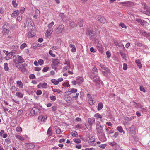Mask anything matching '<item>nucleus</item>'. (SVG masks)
<instances>
[{
	"mask_svg": "<svg viewBox=\"0 0 150 150\" xmlns=\"http://www.w3.org/2000/svg\"><path fill=\"white\" fill-rule=\"evenodd\" d=\"M65 99L67 102L71 100L72 98L69 96V94H66L65 96Z\"/></svg>",
	"mask_w": 150,
	"mask_h": 150,
	"instance_id": "nucleus-26",
	"label": "nucleus"
},
{
	"mask_svg": "<svg viewBox=\"0 0 150 150\" xmlns=\"http://www.w3.org/2000/svg\"><path fill=\"white\" fill-rule=\"evenodd\" d=\"M102 45L98 43V44L97 45V49L99 51H102Z\"/></svg>",
	"mask_w": 150,
	"mask_h": 150,
	"instance_id": "nucleus-42",
	"label": "nucleus"
},
{
	"mask_svg": "<svg viewBox=\"0 0 150 150\" xmlns=\"http://www.w3.org/2000/svg\"><path fill=\"white\" fill-rule=\"evenodd\" d=\"M64 27V26L63 25H59L57 29L58 33H61L63 30Z\"/></svg>",
	"mask_w": 150,
	"mask_h": 150,
	"instance_id": "nucleus-13",
	"label": "nucleus"
},
{
	"mask_svg": "<svg viewBox=\"0 0 150 150\" xmlns=\"http://www.w3.org/2000/svg\"><path fill=\"white\" fill-rule=\"evenodd\" d=\"M90 51L94 53L96 51V49H94L93 47H92L90 48Z\"/></svg>",
	"mask_w": 150,
	"mask_h": 150,
	"instance_id": "nucleus-61",
	"label": "nucleus"
},
{
	"mask_svg": "<svg viewBox=\"0 0 150 150\" xmlns=\"http://www.w3.org/2000/svg\"><path fill=\"white\" fill-rule=\"evenodd\" d=\"M141 111L144 113L146 114L147 112H149L147 110V107L143 108V107L141 108Z\"/></svg>",
	"mask_w": 150,
	"mask_h": 150,
	"instance_id": "nucleus-22",
	"label": "nucleus"
},
{
	"mask_svg": "<svg viewBox=\"0 0 150 150\" xmlns=\"http://www.w3.org/2000/svg\"><path fill=\"white\" fill-rule=\"evenodd\" d=\"M52 126H50L48 128L47 132V134L49 136H50L52 134Z\"/></svg>",
	"mask_w": 150,
	"mask_h": 150,
	"instance_id": "nucleus-18",
	"label": "nucleus"
},
{
	"mask_svg": "<svg viewBox=\"0 0 150 150\" xmlns=\"http://www.w3.org/2000/svg\"><path fill=\"white\" fill-rule=\"evenodd\" d=\"M40 112V111L38 108L34 107L31 110L30 115L32 116H34Z\"/></svg>",
	"mask_w": 150,
	"mask_h": 150,
	"instance_id": "nucleus-2",
	"label": "nucleus"
},
{
	"mask_svg": "<svg viewBox=\"0 0 150 150\" xmlns=\"http://www.w3.org/2000/svg\"><path fill=\"white\" fill-rule=\"evenodd\" d=\"M47 116L46 115H40L38 117V119L40 120L42 122H45L47 120Z\"/></svg>",
	"mask_w": 150,
	"mask_h": 150,
	"instance_id": "nucleus-8",
	"label": "nucleus"
},
{
	"mask_svg": "<svg viewBox=\"0 0 150 150\" xmlns=\"http://www.w3.org/2000/svg\"><path fill=\"white\" fill-rule=\"evenodd\" d=\"M29 78L30 79H35V76L34 74H31L29 76Z\"/></svg>",
	"mask_w": 150,
	"mask_h": 150,
	"instance_id": "nucleus-56",
	"label": "nucleus"
},
{
	"mask_svg": "<svg viewBox=\"0 0 150 150\" xmlns=\"http://www.w3.org/2000/svg\"><path fill=\"white\" fill-rule=\"evenodd\" d=\"M132 103L133 105H134L135 107L137 108H141L143 107L142 105L141 104L139 103H136L134 102H132Z\"/></svg>",
	"mask_w": 150,
	"mask_h": 150,
	"instance_id": "nucleus-10",
	"label": "nucleus"
},
{
	"mask_svg": "<svg viewBox=\"0 0 150 150\" xmlns=\"http://www.w3.org/2000/svg\"><path fill=\"white\" fill-rule=\"evenodd\" d=\"M136 45L139 47H142L143 45V44L142 43L139 42H137L136 43Z\"/></svg>",
	"mask_w": 150,
	"mask_h": 150,
	"instance_id": "nucleus-63",
	"label": "nucleus"
},
{
	"mask_svg": "<svg viewBox=\"0 0 150 150\" xmlns=\"http://www.w3.org/2000/svg\"><path fill=\"white\" fill-rule=\"evenodd\" d=\"M105 130L106 132V134H109L113 133L114 132L112 130H109V129L107 128H105Z\"/></svg>",
	"mask_w": 150,
	"mask_h": 150,
	"instance_id": "nucleus-31",
	"label": "nucleus"
},
{
	"mask_svg": "<svg viewBox=\"0 0 150 150\" xmlns=\"http://www.w3.org/2000/svg\"><path fill=\"white\" fill-rule=\"evenodd\" d=\"M71 66L70 65H68L67 66L64 67L63 68V70L64 71H66L68 69L70 68Z\"/></svg>",
	"mask_w": 150,
	"mask_h": 150,
	"instance_id": "nucleus-48",
	"label": "nucleus"
},
{
	"mask_svg": "<svg viewBox=\"0 0 150 150\" xmlns=\"http://www.w3.org/2000/svg\"><path fill=\"white\" fill-rule=\"evenodd\" d=\"M88 142L89 144L92 146H95L96 145L95 141V138L94 136H90Z\"/></svg>",
	"mask_w": 150,
	"mask_h": 150,
	"instance_id": "nucleus-4",
	"label": "nucleus"
},
{
	"mask_svg": "<svg viewBox=\"0 0 150 150\" xmlns=\"http://www.w3.org/2000/svg\"><path fill=\"white\" fill-rule=\"evenodd\" d=\"M23 111L22 110H19L18 112V116H20L23 113Z\"/></svg>",
	"mask_w": 150,
	"mask_h": 150,
	"instance_id": "nucleus-62",
	"label": "nucleus"
},
{
	"mask_svg": "<svg viewBox=\"0 0 150 150\" xmlns=\"http://www.w3.org/2000/svg\"><path fill=\"white\" fill-rule=\"evenodd\" d=\"M16 130L17 132H22V128L20 127H18L16 129Z\"/></svg>",
	"mask_w": 150,
	"mask_h": 150,
	"instance_id": "nucleus-50",
	"label": "nucleus"
},
{
	"mask_svg": "<svg viewBox=\"0 0 150 150\" xmlns=\"http://www.w3.org/2000/svg\"><path fill=\"white\" fill-rule=\"evenodd\" d=\"M98 135L99 139L101 141L105 142L107 140V138L103 132V131L102 132L98 133Z\"/></svg>",
	"mask_w": 150,
	"mask_h": 150,
	"instance_id": "nucleus-1",
	"label": "nucleus"
},
{
	"mask_svg": "<svg viewBox=\"0 0 150 150\" xmlns=\"http://www.w3.org/2000/svg\"><path fill=\"white\" fill-rule=\"evenodd\" d=\"M117 48L120 50V52L125 51V48L124 45L120 41H119V42L116 45Z\"/></svg>",
	"mask_w": 150,
	"mask_h": 150,
	"instance_id": "nucleus-5",
	"label": "nucleus"
},
{
	"mask_svg": "<svg viewBox=\"0 0 150 150\" xmlns=\"http://www.w3.org/2000/svg\"><path fill=\"white\" fill-rule=\"evenodd\" d=\"M130 130L131 131H132V133L133 134H135V131H134L135 127L133 125L130 128Z\"/></svg>",
	"mask_w": 150,
	"mask_h": 150,
	"instance_id": "nucleus-35",
	"label": "nucleus"
},
{
	"mask_svg": "<svg viewBox=\"0 0 150 150\" xmlns=\"http://www.w3.org/2000/svg\"><path fill=\"white\" fill-rule=\"evenodd\" d=\"M26 24H27L28 26H29V25L30 24L32 27H33V25H34L31 19L29 18H28L27 19Z\"/></svg>",
	"mask_w": 150,
	"mask_h": 150,
	"instance_id": "nucleus-9",
	"label": "nucleus"
},
{
	"mask_svg": "<svg viewBox=\"0 0 150 150\" xmlns=\"http://www.w3.org/2000/svg\"><path fill=\"white\" fill-rule=\"evenodd\" d=\"M96 129L98 133L102 132L103 131V126H101L99 121H98L96 122Z\"/></svg>",
	"mask_w": 150,
	"mask_h": 150,
	"instance_id": "nucleus-3",
	"label": "nucleus"
},
{
	"mask_svg": "<svg viewBox=\"0 0 150 150\" xmlns=\"http://www.w3.org/2000/svg\"><path fill=\"white\" fill-rule=\"evenodd\" d=\"M77 81L79 83L83 82V79L82 77H80L77 79Z\"/></svg>",
	"mask_w": 150,
	"mask_h": 150,
	"instance_id": "nucleus-41",
	"label": "nucleus"
},
{
	"mask_svg": "<svg viewBox=\"0 0 150 150\" xmlns=\"http://www.w3.org/2000/svg\"><path fill=\"white\" fill-rule=\"evenodd\" d=\"M51 81L55 85H57L58 84V81L55 79H52L51 80Z\"/></svg>",
	"mask_w": 150,
	"mask_h": 150,
	"instance_id": "nucleus-43",
	"label": "nucleus"
},
{
	"mask_svg": "<svg viewBox=\"0 0 150 150\" xmlns=\"http://www.w3.org/2000/svg\"><path fill=\"white\" fill-rule=\"evenodd\" d=\"M19 69H20L21 71L24 73L27 72V70L25 67L23 66V65H21L19 67Z\"/></svg>",
	"mask_w": 150,
	"mask_h": 150,
	"instance_id": "nucleus-16",
	"label": "nucleus"
},
{
	"mask_svg": "<svg viewBox=\"0 0 150 150\" xmlns=\"http://www.w3.org/2000/svg\"><path fill=\"white\" fill-rule=\"evenodd\" d=\"M98 19L102 23H105L106 22V20L103 17L101 16H99Z\"/></svg>",
	"mask_w": 150,
	"mask_h": 150,
	"instance_id": "nucleus-14",
	"label": "nucleus"
},
{
	"mask_svg": "<svg viewBox=\"0 0 150 150\" xmlns=\"http://www.w3.org/2000/svg\"><path fill=\"white\" fill-rule=\"evenodd\" d=\"M84 21L83 20L80 19L78 23V25L80 27H82L83 26Z\"/></svg>",
	"mask_w": 150,
	"mask_h": 150,
	"instance_id": "nucleus-34",
	"label": "nucleus"
},
{
	"mask_svg": "<svg viewBox=\"0 0 150 150\" xmlns=\"http://www.w3.org/2000/svg\"><path fill=\"white\" fill-rule=\"evenodd\" d=\"M38 87L41 88L42 87L44 88H46L47 87V85L46 83L44 82L43 83H40L38 86Z\"/></svg>",
	"mask_w": 150,
	"mask_h": 150,
	"instance_id": "nucleus-11",
	"label": "nucleus"
},
{
	"mask_svg": "<svg viewBox=\"0 0 150 150\" xmlns=\"http://www.w3.org/2000/svg\"><path fill=\"white\" fill-rule=\"evenodd\" d=\"M49 68L48 67H45L43 68L42 71L44 72H46L48 71Z\"/></svg>",
	"mask_w": 150,
	"mask_h": 150,
	"instance_id": "nucleus-55",
	"label": "nucleus"
},
{
	"mask_svg": "<svg viewBox=\"0 0 150 150\" xmlns=\"http://www.w3.org/2000/svg\"><path fill=\"white\" fill-rule=\"evenodd\" d=\"M40 14V12L39 11L38 9L36 10L35 11V14L33 16V17L37 19V17L39 16Z\"/></svg>",
	"mask_w": 150,
	"mask_h": 150,
	"instance_id": "nucleus-24",
	"label": "nucleus"
},
{
	"mask_svg": "<svg viewBox=\"0 0 150 150\" xmlns=\"http://www.w3.org/2000/svg\"><path fill=\"white\" fill-rule=\"evenodd\" d=\"M100 65L102 69L104 70V71H106L107 73H110V70L105 65L100 64Z\"/></svg>",
	"mask_w": 150,
	"mask_h": 150,
	"instance_id": "nucleus-12",
	"label": "nucleus"
},
{
	"mask_svg": "<svg viewBox=\"0 0 150 150\" xmlns=\"http://www.w3.org/2000/svg\"><path fill=\"white\" fill-rule=\"evenodd\" d=\"M94 117H95L97 119H101L102 117V116L100 114L98 113L95 114L94 115Z\"/></svg>",
	"mask_w": 150,
	"mask_h": 150,
	"instance_id": "nucleus-36",
	"label": "nucleus"
},
{
	"mask_svg": "<svg viewBox=\"0 0 150 150\" xmlns=\"http://www.w3.org/2000/svg\"><path fill=\"white\" fill-rule=\"evenodd\" d=\"M27 146L28 148L30 149H33L35 147V145L31 143H28Z\"/></svg>",
	"mask_w": 150,
	"mask_h": 150,
	"instance_id": "nucleus-29",
	"label": "nucleus"
},
{
	"mask_svg": "<svg viewBox=\"0 0 150 150\" xmlns=\"http://www.w3.org/2000/svg\"><path fill=\"white\" fill-rule=\"evenodd\" d=\"M103 104L102 102H100L98 105V110H101L103 108Z\"/></svg>",
	"mask_w": 150,
	"mask_h": 150,
	"instance_id": "nucleus-32",
	"label": "nucleus"
},
{
	"mask_svg": "<svg viewBox=\"0 0 150 150\" xmlns=\"http://www.w3.org/2000/svg\"><path fill=\"white\" fill-rule=\"evenodd\" d=\"M123 51H120V53L122 57L124 59H126V54L125 53H123Z\"/></svg>",
	"mask_w": 150,
	"mask_h": 150,
	"instance_id": "nucleus-33",
	"label": "nucleus"
},
{
	"mask_svg": "<svg viewBox=\"0 0 150 150\" xmlns=\"http://www.w3.org/2000/svg\"><path fill=\"white\" fill-rule=\"evenodd\" d=\"M90 100L89 101V103L91 105H93L94 103V101H93V100L92 98H90Z\"/></svg>",
	"mask_w": 150,
	"mask_h": 150,
	"instance_id": "nucleus-57",
	"label": "nucleus"
},
{
	"mask_svg": "<svg viewBox=\"0 0 150 150\" xmlns=\"http://www.w3.org/2000/svg\"><path fill=\"white\" fill-rule=\"evenodd\" d=\"M97 75L98 74H95L93 72H91L88 73V75L91 79H94Z\"/></svg>",
	"mask_w": 150,
	"mask_h": 150,
	"instance_id": "nucleus-15",
	"label": "nucleus"
},
{
	"mask_svg": "<svg viewBox=\"0 0 150 150\" xmlns=\"http://www.w3.org/2000/svg\"><path fill=\"white\" fill-rule=\"evenodd\" d=\"M16 57V58H18V60L16 59V61L17 62H16L19 63H22L24 62V59L21 56L18 55L17 56L15 55L13 57V58Z\"/></svg>",
	"mask_w": 150,
	"mask_h": 150,
	"instance_id": "nucleus-6",
	"label": "nucleus"
},
{
	"mask_svg": "<svg viewBox=\"0 0 150 150\" xmlns=\"http://www.w3.org/2000/svg\"><path fill=\"white\" fill-rule=\"evenodd\" d=\"M16 137L17 139L23 141L24 140V138L20 135H17L16 136Z\"/></svg>",
	"mask_w": 150,
	"mask_h": 150,
	"instance_id": "nucleus-39",
	"label": "nucleus"
},
{
	"mask_svg": "<svg viewBox=\"0 0 150 150\" xmlns=\"http://www.w3.org/2000/svg\"><path fill=\"white\" fill-rule=\"evenodd\" d=\"M141 34L144 37H148V35L149 33H147L145 31H142L141 32Z\"/></svg>",
	"mask_w": 150,
	"mask_h": 150,
	"instance_id": "nucleus-40",
	"label": "nucleus"
},
{
	"mask_svg": "<svg viewBox=\"0 0 150 150\" xmlns=\"http://www.w3.org/2000/svg\"><path fill=\"white\" fill-rule=\"evenodd\" d=\"M27 46V45L25 43H24L22 44L20 46V49L21 50H23Z\"/></svg>",
	"mask_w": 150,
	"mask_h": 150,
	"instance_id": "nucleus-46",
	"label": "nucleus"
},
{
	"mask_svg": "<svg viewBox=\"0 0 150 150\" xmlns=\"http://www.w3.org/2000/svg\"><path fill=\"white\" fill-rule=\"evenodd\" d=\"M8 64L6 63H5L4 64V69L6 71H8L9 70V67H8Z\"/></svg>",
	"mask_w": 150,
	"mask_h": 150,
	"instance_id": "nucleus-37",
	"label": "nucleus"
},
{
	"mask_svg": "<svg viewBox=\"0 0 150 150\" xmlns=\"http://www.w3.org/2000/svg\"><path fill=\"white\" fill-rule=\"evenodd\" d=\"M68 93L69 92H70L69 94H71V93H74L77 91V90L76 89L72 88L70 91H68Z\"/></svg>",
	"mask_w": 150,
	"mask_h": 150,
	"instance_id": "nucleus-45",
	"label": "nucleus"
},
{
	"mask_svg": "<svg viewBox=\"0 0 150 150\" xmlns=\"http://www.w3.org/2000/svg\"><path fill=\"white\" fill-rule=\"evenodd\" d=\"M52 33V32H50L48 31V30H47V31L45 33V35L47 37H49L51 35V34Z\"/></svg>",
	"mask_w": 150,
	"mask_h": 150,
	"instance_id": "nucleus-54",
	"label": "nucleus"
},
{
	"mask_svg": "<svg viewBox=\"0 0 150 150\" xmlns=\"http://www.w3.org/2000/svg\"><path fill=\"white\" fill-rule=\"evenodd\" d=\"M123 69L124 70H126L127 69V64L124 63L123 64Z\"/></svg>",
	"mask_w": 150,
	"mask_h": 150,
	"instance_id": "nucleus-53",
	"label": "nucleus"
},
{
	"mask_svg": "<svg viewBox=\"0 0 150 150\" xmlns=\"http://www.w3.org/2000/svg\"><path fill=\"white\" fill-rule=\"evenodd\" d=\"M93 79V81L98 84H101L102 83V81L100 80L98 75H97Z\"/></svg>",
	"mask_w": 150,
	"mask_h": 150,
	"instance_id": "nucleus-7",
	"label": "nucleus"
},
{
	"mask_svg": "<svg viewBox=\"0 0 150 150\" xmlns=\"http://www.w3.org/2000/svg\"><path fill=\"white\" fill-rule=\"evenodd\" d=\"M49 54L52 57H54L55 56V54L52 53V51L50 50L49 52Z\"/></svg>",
	"mask_w": 150,
	"mask_h": 150,
	"instance_id": "nucleus-52",
	"label": "nucleus"
},
{
	"mask_svg": "<svg viewBox=\"0 0 150 150\" xmlns=\"http://www.w3.org/2000/svg\"><path fill=\"white\" fill-rule=\"evenodd\" d=\"M91 72H94L95 74H98L97 69L95 66H93L92 67V69Z\"/></svg>",
	"mask_w": 150,
	"mask_h": 150,
	"instance_id": "nucleus-27",
	"label": "nucleus"
},
{
	"mask_svg": "<svg viewBox=\"0 0 150 150\" xmlns=\"http://www.w3.org/2000/svg\"><path fill=\"white\" fill-rule=\"evenodd\" d=\"M135 62L139 68L140 69L142 68V64L139 60H136Z\"/></svg>",
	"mask_w": 150,
	"mask_h": 150,
	"instance_id": "nucleus-30",
	"label": "nucleus"
},
{
	"mask_svg": "<svg viewBox=\"0 0 150 150\" xmlns=\"http://www.w3.org/2000/svg\"><path fill=\"white\" fill-rule=\"evenodd\" d=\"M89 124L91 126H92L93 123L95 122V119L94 118H89L88 119Z\"/></svg>",
	"mask_w": 150,
	"mask_h": 150,
	"instance_id": "nucleus-17",
	"label": "nucleus"
},
{
	"mask_svg": "<svg viewBox=\"0 0 150 150\" xmlns=\"http://www.w3.org/2000/svg\"><path fill=\"white\" fill-rule=\"evenodd\" d=\"M119 133L118 132H115L112 136V137L114 138H116L119 135Z\"/></svg>",
	"mask_w": 150,
	"mask_h": 150,
	"instance_id": "nucleus-49",
	"label": "nucleus"
},
{
	"mask_svg": "<svg viewBox=\"0 0 150 150\" xmlns=\"http://www.w3.org/2000/svg\"><path fill=\"white\" fill-rule=\"evenodd\" d=\"M117 130L120 133H123V134H125V132L123 130L122 127L121 126H119L117 128Z\"/></svg>",
	"mask_w": 150,
	"mask_h": 150,
	"instance_id": "nucleus-25",
	"label": "nucleus"
},
{
	"mask_svg": "<svg viewBox=\"0 0 150 150\" xmlns=\"http://www.w3.org/2000/svg\"><path fill=\"white\" fill-rule=\"evenodd\" d=\"M38 62L39 64L40 65H41L44 63V61L42 59H40L38 61Z\"/></svg>",
	"mask_w": 150,
	"mask_h": 150,
	"instance_id": "nucleus-60",
	"label": "nucleus"
},
{
	"mask_svg": "<svg viewBox=\"0 0 150 150\" xmlns=\"http://www.w3.org/2000/svg\"><path fill=\"white\" fill-rule=\"evenodd\" d=\"M69 24L70 26L71 27H74L76 26V25L75 23L73 21H71L69 22Z\"/></svg>",
	"mask_w": 150,
	"mask_h": 150,
	"instance_id": "nucleus-38",
	"label": "nucleus"
},
{
	"mask_svg": "<svg viewBox=\"0 0 150 150\" xmlns=\"http://www.w3.org/2000/svg\"><path fill=\"white\" fill-rule=\"evenodd\" d=\"M19 13V11L18 10H16L14 11L11 14V17H16Z\"/></svg>",
	"mask_w": 150,
	"mask_h": 150,
	"instance_id": "nucleus-20",
	"label": "nucleus"
},
{
	"mask_svg": "<svg viewBox=\"0 0 150 150\" xmlns=\"http://www.w3.org/2000/svg\"><path fill=\"white\" fill-rule=\"evenodd\" d=\"M12 4L13 6L16 8L18 6L17 3H16V1H12Z\"/></svg>",
	"mask_w": 150,
	"mask_h": 150,
	"instance_id": "nucleus-51",
	"label": "nucleus"
},
{
	"mask_svg": "<svg viewBox=\"0 0 150 150\" xmlns=\"http://www.w3.org/2000/svg\"><path fill=\"white\" fill-rule=\"evenodd\" d=\"M50 98L52 101H55L56 100V98L55 96L51 95L49 97Z\"/></svg>",
	"mask_w": 150,
	"mask_h": 150,
	"instance_id": "nucleus-44",
	"label": "nucleus"
},
{
	"mask_svg": "<svg viewBox=\"0 0 150 150\" xmlns=\"http://www.w3.org/2000/svg\"><path fill=\"white\" fill-rule=\"evenodd\" d=\"M107 146V145L106 144H101L99 145L98 146L102 149H104Z\"/></svg>",
	"mask_w": 150,
	"mask_h": 150,
	"instance_id": "nucleus-59",
	"label": "nucleus"
},
{
	"mask_svg": "<svg viewBox=\"0 0 150 150\" xmlns=\"http://www.w3.org/2000/svg\"><path fill=\"white\" fill-rule=\"evenodd\" d=\"M106 54L107 57L109 58L111 56V53L109 51H107L106 52Z\"/></svg>",
	"mask_w": 150,
	"mask_h": 150,
	"instance_id": "nucleus-58",
	"label": "nucleus"
},
{
	"mask_svg": "<svg viewBox=\"0 0 150 150\" xmlns=\"http://www.w3.org/2000/svg\"><path fill=\"white\" fill-rule=\"evenodd\" d=\"M145 9L150 15V8H149L148 7H145Z\"/></svg>",
	"mask_w": 150,
	"mask_h": 150,
	"instance_id": "nucleus-64",
	"label": "nucleus"
},
{
	"mask_svg": "<svg viewBox=\"0 0 150 150\" xmlns=\"http://www.w3.org/2000/svg\"><path fill=\"white\" fill-rule=\"evenodd\" d=\"M136 21L138 23H140L141 25H143L146 24L147 23L146 21L140 19H136Z\"/></svg>",
	"mask_w": 150,
	"mask_h": 150,
	"instance_id": "nucleus-19",
	"label": "nucleus"
},
{
	"mask_svg": "<svg viewBox=\"0 0 150 150\" xmlns=\"http://www.w3.org/2000/svg\"><path fill=\"white\" fill-rule=\"evenodd\" d=\"M28 35L30 37H32L35 35V33L33 31L32 29H31L29 31Z\"/></svg>",
	"mask_w": 150,
	"mask_h": 150,
	"instance_id": "nucleus-28",
	"label": "nucleus"
},
{
	"mask_svg": "<svg viewBox=\"0 0 150 150\" xmlns=\"http://www.w3.org/2000/svg\"><path fill=\"white\" fill-rule=\"evenodd\" d=\"M59 63V61L58 59H54V61L52 62V64L54 66H57Z\"/></svg>",
	"mask_w": 150,
	"mask_h": 150,
	"instance_id": "nucleus-21",
	"label": "nucleus"
},
{
	"mask_svg": "<svg viewBox=\"0 0 150 150\" xmlns=\"http://www.w3.org/2000/svg\"><path fill=\"white\" fill-rule=\"evenodd\" d=\"M127 6H132L134 5V3L132 2L127 1Z\"/></svg>",
	"mask_w": 150,
	"mask_h": 150,
	"instance_id": "nucleus-47",
	"label": "nucleus"
},
{
	"mask_svg": "<svg viewBox=\"0 0 150 150\" xmlns=\"http://www.w3.org/2000/svg\"><path fill=\"white\" fill-rule=\"evenodd\" d=\"M17 84L18 87L21 88H22L23 87V84L21 81H17L16 82Z\"/></svg>",
	"mask_w": 150,
	"mask_h": 150,
	"instance_id": "nucleus-23",
	"label": "nucleus"
}]
</instances>
